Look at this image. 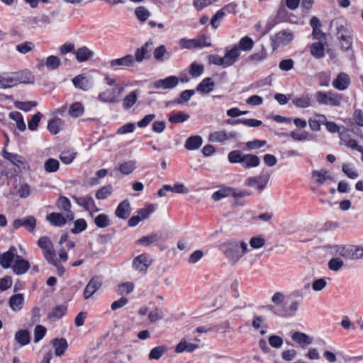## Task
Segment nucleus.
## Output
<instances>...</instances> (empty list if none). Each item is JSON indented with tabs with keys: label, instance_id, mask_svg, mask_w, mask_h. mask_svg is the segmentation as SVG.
Masks as SVG:
<instances>
[{
	"label": "nucleus",
	"instance_id": "f257e3e1",
	"mask_svg": "<svg viewBox=\"0 0 363 363\" xmlns=\"http://www.w3.org/2000/svg\"><path fill=\"white\" fill-rule=\"evenodd\" d=\"M219 249L232 262L237 263L247 252V244L243 240H229L221 243Z\"/></svg>",
	"mask_w": 363,
	"mask_h": 363
},
{
	"label": "nucleus",
	"instance_id": "f03ea898",
	"mask_svg": "<svg viewBox=\"0 0 363 363\" xmlns=\"http://www.w3.org/2000/svg\"><path fill=\"white\" fill-rule=\"evenodd\" d=\"M228 161L230 163H239L245 169L257 167L260 164V159L253 154H245L240 150H233L228 155Z\"/></svg>",
	"mask_w": 363,
	"mask_h": 363
},
{
	"label": "nucleus",
	"instance_id": "7ed1b4c3",
	"mask_svg": "<svg viewBox=\"0 0 363 363\" xmlns=\"http://www.w3.org/2000/svg\"><path fill=\"white\" fill-rule=\"evenodd\" d=\"M37 245L42 250L45 259L50 264L57 265L55 251L50 239L47 236L40 237L37 242Z\"/></svg>",
	"mask_w": 363,
	"mask_h": 363
},
{
	"label": "nucleus",
	"instance_id": "20e7f679",
	"mask_svg": "<svg viewBox=\"0 0 363 363\" xmlns=\"http://www.w3.org/2000/svg\"><path fill=\"white\" fill-rule=\"evenodd\" d=\"M318 103L332 106H339L341 104L342 96L333 91H317L315 95Z\"/></svg>",
	"mask_w": 363,
	"mask_h": 363
},
{
	"label": "nucleus",
	"instance_id": "39448f33",
	"mask_svg": "<svg viewBox=\"0 0 363 363\" xmlns=\"http://www.w3.org/2000/svg\"><path fill=\"white\" fill-rule=\"evenodd\" d=\"M125 85H116L111 89H107L99 94V99L104 103L116 104L120 101V97L124 91Z\"/></svg>",
	"mask_w": 363,
	"mask_h": 363
},
{
	"label": "nucleus",
	"instance_id": "423d86ee",
	"mask_svg": "<svg viewBox=\"0 0 363 363\" xmlns=\"http://www.w3.org/2000/svg\"><path fill=\"white\" fill-rule=\"evenodd\" d=\"M294 33L289 30H282L272 37L273 50L289 44L294 40Z\"/></svg>",
	"mask_w": 363,
	"mask_h": 363
},
{
	"label": "nucleus",
	"instance_id": "0eeeda50",
	"mask_svg": "<svg viewBox=\"0 0 363 363\" xmlns=\"http://www.w3.org/2000/svg\"><path fill=\"white\" fill-rule=\"evenodd\" d=\"M151 257L146 253L141 254L133 259V267L135 270L146 274L148 267L152 264Z\"/></svg>",
	"mask_w": 363,
	"mask_h": 363
},
{
	"label": "nucleus",
	"instance_id": "6e6552de",
	"mask_svg": "<svg viewBox=\"0 0 363 363\" xmlns=\"http://www.w3.org/2000/svg\"><path fill=\"white\" fill-rule=\"evenodd\" d=\"M270 178V174L262 172L257 177H249L246 181V185L248 186H255L258 191H262L267 184Z\"/></svg>",
	"mask_w": 363,
	"mask_h": 363
},
{
	"label": "nucleus",
	"instance_id": "1a4fd4ad",
	"mask_svg": "<svg viewBox=\"0 0 363 363\" xmlns=\"http://www.w3.org/2000/svg\"><path fill=\"white\" fill-rule=\"evenodd\" d=\"M72 199L79 206L83 207L86 211H89L91 216H92L93 213H96L99 211L96 207L93 198L90 196L82 197L73 196Z\"/></svg>",
	"mask_w": 363,
	"mask_h": 363
},
{
	"label": "nucleus",
	"instance_id": "9d476101",
	"mask_svg": "<svg viewBox=\"0 0 363 363\" xmlns=\"http://www.w3.org/2000/svg\"><path fill=\"white\" fill-rule=\"evenodd\" d=\"M18 256L16 248L11 246L7 252L0 255V265L4 269L11 268Z\"/></svg>",
	"mask_w": 363,
	"mask_h": 363
},
{
	"label": "nucleus",
	"instance_id": "9b49d317",
	"mask_svg": "<svg viewBox=\"0 0 363 363\" xmlns=\"http://www.w3.org/2000/svg\"><path fill=\"white\" fill-rule=\"evenodd\" d=\"M337 38L340 40V43L342 49L347 50L352 45V37L350 32L341 25L337 28Z\"/></svg>",
	"mask_w": 363,
	"mask_h": 363
},
{
	"label": "nucleus",
	"instance_id": "f8f14e48",
	"mask_svg": "<svg viewBox=\"0 0 363 363\" xmlns=\"http://www.w3.org/2000/svg\"><path fill=\"white\" fill-rule=\"evenodd\" d=\"M102 285V280L100 277L94 276L89 281L84 291V299L90 298Z\"/></svg>",
	"mask_w": 363,
	"mask_h": 363
},
{
	"label": "nucleus",
	"instance_id": "ddd939ff",
	"mask_svg": "<svg viewBox=\"0 0 363 363\" xmlns=\"http://www.w3.org/2000/svg\"><path fill=\"white\" fill-rule=\"evenodd\" d=\"M36 225V220L33 216H28L23 218H18L13 220L12 226L16 230L21 226L24 227L29 232H33Z\"/></svg>",
	"mask_w": 363,
	"mask_h": 363
},
{
	"label": "nucleus",
	"instance_id": "4468645a",
	"mask_svg": "<svg viewBox=\"0 0 363 363\" xmlns=\"http://www.w3.org/2000/svg\"><path fill=\"white\" fill-rule=\"evenodd\" d=\"M4 157L20 169H25L27 167V162L26 159L21 155L11 153L6 150L3 151Z\"/></svg>",
	"mask_w": 363,
	"mask_h": 363
},
{
	"label": "nucleus",
	"instance_id": "2eb2a0df",
	"mask_svg": "<svg viewBox=\"0 0 363 363\" xmlns=\"http://www.w3.org/2000/svg\"><path fill=\"white\" fill-rule=\"evenodd\" d=\"M179 79L176 76H170L165 79H159L156 81L153 86L156 89H172L177 86L179 84Z\"/></svg>",
	"mask_w": 363,
	"mask_h": 363
},
{
	"label": "nucleus",
	"instance_id": "dca6fc26",
	"mask_svg": "<svg viewBox=\"0 0 363 363\" xmlns=\"http://www.w3.org/2000/svg\"><path fill=\"white\" fill-rule=\"evenodd\" d=\"M30 267L29 262L18 255L11 268L14 274L21 275L26 273L30 269Z\"/></svg>",
	"mask_w": 363,
	"mask_h": 363
},
{
	"label": "nucleus",
	"instance_id": "f3484780",
	"mask_svg": "<svg viewBox=\"0 0 363 363\" xmlns=\"http://www.w3.org/2000/svg\"><path fill=\"white\" fill-rule=\"evenodd\" d=\"M33 77H30L28 80H21L18 77H3L0 76V89L11 88L17 85L18 83L33 82Z\"/></svg>",
	"mask_w": 363,
	"mask_h": 363
},
{
	"label": "nucleus",
	"instance_id": "a211bd4d",
	"mask_svg": "<svg viewBox=\"0 0 363 363\" xmlns=\"http://www.w3.org/2000/svg\"><path fill=\"white\" fill-rule=\"evenodd\" d=\"M56 206L59 210L66 212L67 218L69 221H72L74 218L72 211H71V203L69 200L65 196H60L57 200Z\"/></svg>",
	"mask_w": 363,
	"mask_h": 363
},
{
	"label": "nucleus",
	"instance_id": "6ab92c4d",
	"mask_svg": "<svg viewBox=\"0 0 363 363\" xmlns=\"http://www.w3.org/2000/svg\"><path fill=\"white\" fill-rule=\"evenodd\" d=\"M236 136L237 133L235 132L227 134L225 131L220 130L210 133L208 139L213 143H223L230 138H235Z\"/></svg>",
	"mask_w": 363,
	"mask_h": 363
},
{
	"label": "nucleus",
	"instance_id": "aec40b11",
	"mask_svg": "<svg viewBox=\"0 0 363 363\" xmlns=\"http://www.w3.org/2000/svg\"><path fill=\"white\" fill-rule=\"evenodd\" d=\"M350 84V78L349 75L345 72L337 74V77L333 82V86L340 91L345 90Z\"/></svg>",
	"mask_w": 363,
	"mask_h": 363
},
{
	"label": "nucleus",
	"instance_id": "412c9836",
	"mask_svg": "<svg viewBox=\"0 0 363 363\" xmlns=\"http://www.w3.org/2000/svg\"><path fill=\"white\" fill-rule=\"evenodd\" d=\"M240 56V50L238 46H234L231 50L226 52L223 57L224 67L233 65Z\"/></svg>",
	"mask_w": 363,
	"mask_h": 363
},
{
	"label": "nucleus",
	"instance_id": "4be33fe9",
	"mask_svg": "<svg viewBox=\"0 0 363 363\" xmlns=\"http://www.w3.org/2000/svg\"><path fill=\"white\" fill-rule=\"evenodd\" d=\"M152 42H147L141 48H138L135 52V59L138 62H141L150 57V47Z\"/></svg>",
	"mask_w": 363,
	"mask_h": 363
},
{
	"label": "nucleus",
	"instance_id": "5701e85b",
	"mask_svg": "<svg viewBox=\"0 0 363 363\" xmlns=\"http://www.w3.org/2000/svg\"><path fill=\"white\" fill-rule=\"evenodd\" d=\"M74 54L79 62L88 61L94 56V52L86 46L79 48L74 52Z\"/></svg>",
	"mask_w": 363,
	"mask_h": 363
},
{
	"label": "nucleus",
	"instance_id": "b1692460",
	"mask_svg": "<svg viewBox=\"0 0 363 363\" xmlns=\"http://www.w3.org/2000/svg\"><path fill=\"white\" fill-rule=\"evenodd\" d=\"M130 211L131 208L129 201L124 200L116 208L115 214L116 217L125 220L130 216Z\"/></svg>",
	"mask_w": 363,
	"mask_h": 363
},
{
	"label": "nucleus",
	"instance_id": "393cba45",
	"mask_svg": "<svg viewBox=\"0 0 363 363\" xmlns=\"http://www.w3.org/2000/svg\"><path fill=\"white\" fill-rule=\"evenodd\" d=\"M135 60L133 55H127L121 58L114 59L110 61L111 67H130L133 66Z\"/></svg>",
	"mask_w": 363,
	"mask_h": 363
},
{
	"label": "nucleus",
	"instance_id": "a878e982",
	"mask_svg": "<svg viewBox=\"0 0 363 363\" xmlns=\"http://www.w3.org/2000/svg\"><path fill=\"white\" fill-rule=\"evenodd\" d=\"M312 179L318 185H322L326 180H333V177L326 169L314 170L312 172Z\"/></svg>",
	"mask_w": 363,
	"mask_h": 363
},
{
	"label": "nucleus",
	"instance_id": "bb28decb",
	"mask_svg": "<svg viewBox=\"0 0 363 363\" xmlns=\"http://www.w3.org/2000/svg\"><path fill=\"white\" fill-rule=\"evenodd\" d=\"M291 338L302 347H305L311 345L313 342V338L301 332L294 333L291 335Z\"/></svg>",
	"mask_w": 363,
	"mask_h": 363
},
{
	"label": "nucleus",
	"instance_id": "cd10ccee",
	"mask_svg": "<svg viewBox=\"0 0 363 363\" xmlns=\"http://www.w3.org/2000/svg\"><path fill=\"white\" fill-rule=\"evenodd\" d=\"M46 219L55 226L64 225L67 221H69L67 218V215L64 216L60 213H51L47 216Z\"/></svg>",
	"mask_w": 363,
	"mask_h": 363
},
{
	"label": "nucleus",
	"instance_id": "c85d7f7f",
	"mask_svg": "<svg viewBox=\"0 0 363 363\" xmlns=\"http://www.w3.org/2000/svg\"><path fill=\"white\" fill-rule=\"evenodd\" d=\"M203 143V140L199 135H193L188 138L185 142L184 147L188 150H194L199 149Z\"/></svg>",
	"mask_w": 363,
	"mask_h": 363
},
{
	"label": "nucleus",
	"instance_id": "c756f323",
	"mask_svg": "<svg viewBox=\"0 0 363 363\" xmlns=\"http://www.w3.org/2000/svg\"><path fill=\"white\" fill-rule=\"evenodd\" d=\"M161 234L155 233L147 236L142 237L141 238L136 241V243L144 246H149L151 244H155L159 242L161 240Z\"/></svg>",
	"mask_w": 363,
	"mask_h": 363
},
{
	"label": "nucleus",
	"instance_id": "7c9ffc66",
	"mask_svg": "<svg viewBox=\"0 0 363 363\" xmlns=\"http://www.w3.org/2000/svg\"><path fill=\"white\" fill-rule=\"evenodd\" d=\"M52 345L55 347V353L56 356H62L67 348V340L64 338L53 339Z\"/></svg>",
	"mask_w": 363,
	"mask_h": 363
},
{
	"label": "nucleus",
	"instance_id": "2f4dec72",
	"mask_svg": "<svg viewBox=\"0 0 363 363\" xmlns=\"http://www.w3.org/2000/svg\"><path fill=\"white\" fill-rule=\"evenodd\" d=\"M292 16H293V14L289 13L288 11L286 9L285 6L284 4H281L277 11V16H276V21H277V23H280V22L293 23V21L291 18Z\"/></svg>",
	"mask_w": 363,
	"mask_h": 363
},
{
	"label": "nucleus",
	"instance_id": "473e14b6",
	"mask_svg": "<svg viewBox=\"0 0 363 363\" xmlns=\"http://www.w3.org/2000/svg\"><path fill=\"white\" fill-rule=\"evenodd\" d=\"M214 86H215V84L212 81L211 78H210V77L205 78L198 85V86L196 88V91L201 92V93L207 94L213 89Z\"/></svg>",
	"mask_w": 363,
	"mask_h": 363
},
{
	"label": "nucleus",
	"instance_id": "72a5a7b5",
	"mask_svg": "<svg viewBox=\"0 0 363 363\" xmlns=\"http://www.w3.org/2000/svg\"><path fill=\"white\" fill-rule=\"evenodd\" d=\"M23 300L22 294L13 295L9 298V306L13 311H19L22 308Z\"/></svg>",
	"mask_w": 363,
	"mask_h": 363
},
{
	"label": "nucleus",
	"instance_id": "f704fd0d",
	"mask_svg": "<svg viewBox=\"0 0 363 363\" xmlns=\"http://www.w3.org/2000/svg\"><path fill=\"white\" fill-rule=\"evenodd\" d=\"M199 347L198 345L193 343H188L186 340H182L175 347L177 353H182L184 351L191 352Z\"/></svg>",
	"mask_w": 363,
	"mask_h": 363
},
{
	"label": "nucleus",
	"instance_id": "c9c22d12",
	"mask_svg": "<svg viewBox=\"0 0 363 363\" xmlns=\"http://www.w3.org/2000/svg\"><path fill=\"white\" fill-rule=\"evenodd\" d=\"M138 99L137 91H133L126 95L123 99V106L125 109H129L133 106Z\"/></svg>",
	"mask_w": 363,
	"mask_h": 363
},
{
	"label": "nucleus",
	"instance_id": "e433bc0d",
	"mask_svg": "<svg viewBox=\"0 0 363 363\" xmlns=\"http://www.w3.org/2000/svg\"><path fill=\"white\" fill-rule=\"evenodd\" d=\"M15 340L21 346L26 345L30 340V334L26 330H19L15 335Z\"/></svg>",
	"mask_w": 363,
	"mask_h": 363
},
{
	"label": "nucleus",
	"instance_id": "4c0bfd02",
	"mask_svg": "<svg viewBox=\"0 0 363 363\" xmlns=\"http://www.w3.org/2000/svg\"><path fill=\"white\" fill-rule=\"evenodd\" d=\"M84 108L82 103L74 102L69 108V115L72 118H77L84 113Z\"/></svg>",
	"mask_w": 363,
	"mask_h": 363
},
{
	"label": "nucleus",
	"instance_id": "58836bf2",
	"mask_svg": "<svg viewBox=\"0 0 363 363\" xmlns=\"http://www.w3.org/2000/svg\"><path fill=\"white\" fill-rule=\"evenodd\" d=\"M167 350V347L165 345H160L152 348L149 354L148 358L150 360L159 359Z\"/></svg>",
	"mask_w": 363,
	"mask_h": 363
},
{
	"label": "nucleus",
	"instance_id": "ea45409f",
	"mask_svg": "<svg viewBox=\"0 0 363 363\" xmlns=\"http://www.w3.org/2000/svg\"><path fill=\"white\" fill-rule=\"evenodd\" d=\"M347 259H359L363 257V248L357 245H349Z\"/></svg>",
	"mask_w": 363,
	"mask_h": 363
},
{
	"label": "nucleus",
	"instance_id": "a19ab883",
	"mask_svg": "<svg viewBox=\"0 0 363 363\" xmlns=\"http://www.w3.org/2000/svg\"><path fill=\"white\" fill-rule=\"evenodd\" d=\"M292 103L299 108H307L311 105V99L308 95H302L299 97H296L292 100Z\"/></svg>",
	"mask_w": 363,
	"mask_h": 363
},
{
	"label": "nucleus",
	"instance_id": "79ce46f5",
	"mask_svg": "<svg viewBox=\"0 0 363 363\" xmlns=\"http://www.w3.org/2000/svg\"><path fill=\"white\" fill-rule=\"evenodd\" d=\"M9 118L16 121V126L19 130L24 131L26 130V125L21 113L17 111L11 112Z\"/></svg>",
	"mask_w": 363,
	"mask_h": 363
},
{
	"label": "nucleus",
	"instance_id": "37998d69",
	"mask_svg": "<svg viewBox=\"0 0 363 363\" xmlns=\"http://www.w3.org/2000/svg\"><path fill=\"white\" fill-rule=\"evenodd\" d=\"M324 45L321 43H314L311 45V54L317 59L324 56Z\"/></svg>",
	"mask_w": 363,
	"mask_h": 363
},
{
	"label": "nucleus",
	"instance_id": "c03bdc74",
	"mask_svg": "<svg viewBox=\"0 0 363 363\" xmlns=\"http://www.w3.org/2000/svg\"><path fill=\"white\" fill-rule=\"evenodd\" d=\"M74 86L82 90L89 89V80L84 75H78L72 79Z\"/></svg>",
	"mask_w": 363,
	"mask_h": 363
},
{
	"label": "nucleus",
	"instance_id": "a18cd8bd",
	"mask_svg": "<svg viewBox=\"0 0 363 363\" xmlns=\"http://www.w3.org/2000/svg\"><path fill=\"white\" fill-rule=\"evenodd\" d=\"M45 65L48 69L55 70L61 65V60L57 56L50 55L46 58Z\"/></svg>",
	"mask_w": 363,
	"mask_h": 363
},
{
	"label": "nucleus",
	"instance_id": "49530a36",
	"mask_svg": "<svg viewBox=\"0 0 363 363\" xmlns=\"http://www.w3.org/2000/svg\"><path fill=\"white\" fill-rule=\"evenodd\" d=\"M60 163L57 160L50 158L45 162L44 168L47 172L51 173L58 170Z\"/></svg>",
	"mask_w": 363,
	"mask_h": 363
},
{
	"label": "nucleus",
	"instance_id": "de8ad7c7",
	"mask_svg": "<svg viewBox=\"0 0 363 363\" xmlns=\"http://www.w3.org/2000/svg\"><path fill=\"white\" fill-rule=\"evenodd\" d=\"M254 45V41L252 38L248 36H245L242 38L239 42V45L238 46L240 50L244 51H250L252 50Z\"/></svg>",
	"mask_w": 363,
	"mask_h": 363
},
{
	"label": "nucleus",
	"instance_id": "09e8293b",
	"mask_svg": "<svg viewBox=\"0 0 363 363\" xmlns=\"http://www.w3.org/2000/svg\"><path fill=\"white\" fill-rule=\"evenodd\" d=\"M137 18L141 22H145L150 16V12L144 6H138L135 10Z\"/></svg>",
	"mask_w": 363,
	"mask_h": 363
},
{
	"label": "nucleus",
	"instance_id": "8fccbe9b",
	"mask_svg": "<svg viewBox=\"0 0 363 363\" xmlns=\"http://www.w3.org/2000/svg\"><path fill=\"white\" fill-rule=\"evenodd\" d=\"M62 125V121L60 118H54L50 120L48 125V129L52 134L59 133Z\"/></svg>",
	"mask_w": 363,
	"mask_h": 363
},
{
	"label": "nucleus",
	"instance_id": "3c124183",
	"mask_svg": "<svg viewBox=\"0 0 363 363\" xmlns=\"http://www.w3.org/2000/svg\"><path fill=\"white\" fill-rule=\"evenodd\" d=\"M112 186L111 185H106L99 189L96 193V198L99 200L106 199L111 194Z\"/></svg>",
	"mask_w": 363,
	"mask_h": 363
},
{
	"label": "nucleus",
	"instance_id": "603ef678",
	"mask_svg": "<svg viewBox=\"0 0 363 363\" xmlns=\"http://www.w3.org/2000/svg\"><path fill=\"white\" fill-rule=\"evenodd\" d=\"M94 223L99 228H106L110 224L108 216L106 214H100L94 218Z\"/></svg>",
	"mask_w": 363,
	"mask_h": 363
},
{
	"label": "nucleus",
	"instance_id": "864d4df0",
	"mask_svg": "<svg viewBox=\"0 0 363 363\" xmlns=\"http://www.w3.org/2000/svg\"><path fill=\"white\" fill-rule=\"evenodd\" d=\"M135 162L128 161L120 164L118 170L123 174H129L135 169Z\"/></svg>",
	"mask_w": 363,
	"mask_h": 363
},
{
	"label": "nucleus",
	"instance_id": "5fc2aeb1",
	"mask_svg": "<svg viewBox=\"0 0 363 363\" xmlns=\"http://www.w3.org/2000/svg\"><path fill=\"white\" fill-rule=\"evenodd\" d=\"M266 243L265 239L262 236H255L250 240V245L253 249H259Z\"/></svg>",
	"mask_w": 363,
	"mask_h": 363
},
{
	"label": "nucleus",
	"instance_id": "6e6d98bb",
	"mask_svg": "<svg viewBox=\"0 0 363 363\" xmlns=\"http://www.w3.org/2000/svg\"><path fill=\"white\" fill-rule=\"evenodd\" d=\"M194 93L195 91L193 89L185 90L181 93L178 99L174 100V102L178 104H182L184 103H186L190 99V98L194 94Z\"/></svg>",
	"mask_w": 363,
	"mask_h": 363
},
{
	"label": "nucleus",
	"instance_id": "4d7b16f0",
	"mask_svg": "<svg viewBox=\"0 0 363 363\" xmlns=\"http://www.w3.org/2000/svg\"><path fill=\"white\" fill-rule=\"evenodd\" d=\"M328 265L330 270L337 272L343 267L344 262L340 257H335L328 262Z\"/></svg>",
	"mask_w": 363,
	"mask_h": 363
},
{
	"label": "nucleus",
	"instance_id": "13d9d810",
	"mask_svg": "<svg viewBox=\"0 0 363 363\" xmlns=\"http://www.w3.org/2000/svg\"><path fill=\"white\" fill-rule=\"evenodd\" d=\"M155 211V206L152 204L146 205L144 208L138 211V215L142 220H145Z\"/></svg>",
	"mask_w": 363,
	"mask_h": 363
},
{
	"label": "nucleus",
	"instance_id": "bf43d9fd",
	"mask_svg": "<svg viewBox=\"0 0 363 363\" xmlns=\"http://www.w3.org/2000/svg\"><path fill=\"white\" fill-rule=\"evenodd\" d=\"M67 311V307L62 305L57 306L49 314L50 318H60L62 317Z\"/></svg>",
	"mask_w": 363,
	"mask_h": 363
},
{
	"label": "nucleus",
	"instance_id": "052dcab7",
	"mask_svg": "<svg viewBox=\"0 0 363 363\" xmlns=\"http://www.w3.org/2000/svg\"><path fill=\"white\" fill-rule=\"evenodd\" d=\"M86 228V222L84 219L80 218L74 221V226L71 230V232L74 234H77Z\"/></svg>",
	"mask_w": 363,
	"mask_h": 363
},
{
	"label": "nucleus",
	"instance_id": "680f3d73",
	"mask_svg": "<svg viewBox=\"0 0 363 363\" xmlns=\"http://www.w3.org/2000/svg\"><path fill=\"white\" fill-rule=\"evenodd\" d=\"M342 170L350 179L358 177V172L352 167L350 164H343Z\"/></svg>",
	"mask_w": 363,
	"mask_h": 363
},
{
	"label": "nucleus",
	"instance_id": "e2e57ef3",
	"mask_svg": "<svg viewBox=\"0 0 363 363\" xmlns=\"http://www.w3.org/2000/svg\"><path fill=\"white\" fill-rule=\"evenodd\" d=\"M203 69L204 68L203 65L193 62L190 66L189 74L193 77H197L203 73Z\"/></svg>",
	"mask_w": 363,
	"mask_h": 363
},
{
	"label": "nucleus",
	"instance_id": "0e129e2a",
	"mask_svg": "<svg viewBox=\"0 0 363 363\" xmlns=\"http://www.w3.org/2000/svg\"><path fill=\"white\" fill-rule=\"evenodd\" d=\"M43 117V114L38 112L32 116L31 120L28 122V128L30 130H35L38 128V123Z\"/></svg>",
	"mask_w": 363,
	"mask_h": 363
},
{
	"label": "nucleus",
	"instance_id": "69168bd1",
	"mask_svg": "<svg viewBox=\"0 0 363 363\" xmlns=\"http://www.w3.org/2000/svg\"><path fill=\"white\" fill-rule=\"evenodd\" d=\"M267 57V51L262 48L259 52L252 54L248 57V60L252 62H259Z\"/></svg>",
	"mask_w": 363,
	"mask_h": 363
},
{
	"label": "nucleus",
	"instance_id": "338daca9",
	"mask_svg": "<svg viewBox=\"0 0 363 363\" xmlns=\"http://www.w3.org/2000/svg\"><path fill=\"white\" fill-rule=\"evenodd\" d=\"M230 188L223 189L214 192L212 198L215 201H219L225 197L230 196Z\"/></svg>",
	"mask_w": 363,
	"mask_h": 363
},
{
	"label": "nucleus",
	"instance_id": "774afa93",
	"mask_svg": "<svg viewBox=\"0 0 363 363\" xmlns=\"http://www.w3.org/2000/svg\"><path fill=\"white\" fill-rule=\"evenodd\" d=\"M189 116L184 113H177L169 117V121L172 123H182L189 118Z\"/></svg>",
	"mask_w": 363,
	"mask_h": 363
}]
</instances>
